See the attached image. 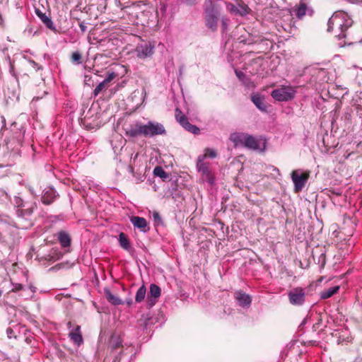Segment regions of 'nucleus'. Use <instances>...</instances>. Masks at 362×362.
Here are the masks:
<instances>
[{"label": "nucleus", "instance_id": "obj_41", "mask_svg": "<svg viewBox=\"0 0 362 362\" xmlns=\"http://www.w3.org/2000/svg\"><path fill=\"white\" fill-rule=\"evenodd\" d=\"M11 331H12V330H11V329H7V332H8V334H11Z\"/></svg>", "mask_w": 362, "mask_h": 362}, {"label": "nucleus", "instance_id": "obj_30", "mask_svg": "<svg viewBox=\"0 0 362 362\" xmlns=\"http://www.w3.org/2000/svg\"><path fill=\"white\" fill-rule=\"evenodd\" d=\"M22 206L24 208L23 211L25 215H30L33 214L34 209L36 208V203L34 202L30 206H28L26 204H23Z\"/></svg>", "mask_w": 362, "mask_h": 362}, {"label": "nucleus", "instance_id": "obj_39", "mask_svg": "<svg viewBox=\"0 0 362 362\" xmlns=\"http://www.w3.org/2000/svg\"><path fill=\"white\" fill-rule=\"evenodd\" d=\"M5 122H6V121H5L4 117H2V124L4 126H5Z\"/></svg>", "mask_w": 362, "mask_h": 362}, {"label": "nucleus", "instance_id": "obj_35", "mask_svg": "<svg viewBox=\"0 0 362 362\" xmlns=\"http://www.w3.org/2000/svg\"><path fill=\"white\" fill-rule=\"evenodd\" d=\"M79 27L82 33H85L86 31L87 27L83 22L79 23Z\"/></svg>", "mask_w": 362, "mask_h": 362}, {"label": "nucleus", "instance_id": "obj_1", "mask_svg": "<svg viewBox=\"0 0 362 362\" xmlns=\"http://www.w3.org/2000/svg\"><path fill=\"white\" fill-rule=\"evenodd\" d=\"M125 135L128 138H136L139 136L154 137L158 135H165L166 130L164 126L155 121H148L146 124L136 121L124 128Z\"/></svg>", "mask_w": 362, "mask_h": 362}, {"label": "nucleus", "instance_id": "obj_27", "mask_svg": "<svg viewBox=\"0 0 362 362\" xmlns=\"http://www.w3.org/2000/svg\"><path fill=\"white\" fill-rule=\"evenodd\" d=\"M154 175L163 179H166L168 176L166 172L160 166H156L153 170Z\"/></svg>", "mask_w": 362, "mask_h": 362}, {"label": "nucleus", "instance_id": "obj_6", "mask_svg": "<svg viewBox=\"0 0 362 362\" xmlns=\"http://www.w3.org/2000/svg\"><path fill=\"white\" fill-rule=\"evenodd\" d=\"M289 303L296 306H300L305 302V291L302 287H296L288 292Z\"/></svg>", "mask_w": 362, "mask_h": 362}, {"label": "nucleus", "instance_id": "obj_42", "mask_svg": "<svg viewBox=\"0 0 362 362\" xmlns=\"http://www.w3.org/2000/svg\"><path fill=\"white\" fill-rule=\"evenodd\" d=\"M223 25L225 27L226 26V23L225 22L223 21Z\"/></svg>", "mask_w": 362, "mask_h": 362}, {"label": "nucleus", "instance_id": "obj_13", "mask_svg": "<svg viewBox=\"0 0 362 362\" xmlns=\"http://www.w3.org/2000/svg\"><path fill=\"white\" fill-rule=\"evenodd\" d=\"M130 221L135 228L140 229L142 232H146L149 230V228L147 227V221L143 217L132 216L130 218Z\"/></svg>", "mask_w": 362, "mask_h": 362}, {"label": "nucleus", "instance_id": "obj_22", "mask_svg": "<svg viewBox=\"0 0 362 362\" xmlns=\"http://www.w3.org/2000/svg\"><path fill=\"white\" fill-rule=\"evenodd\" d=\"M146 294V288L143 284L136 291V296H135V301L136 303H141L142 302Z\"/></svg>", "mask_w": 362, "mask_h": 362}, {"label": "nucleus", "instance_id": "obj_18", "mask_svg": "<svg viewBox=\"0 0 362 362\" xmlns=\"http://www.w3.org/2000/svg\"><path fill=\"white\" fill-rule=\"evenodd\" d=\"M104 293L106 299L111 304L114 305L123 304V301L119 298L112 294L110 289L107 288H104Z\"/></svg>", "mask_w": 362, "mask_h": 362}, {"label": "nucleus", "instance_id": "obj_32", "mask_svg": "<svg viewBox=\"0 0 362 362\" xmlns=\"http://www.w3.org/2000/svg\"><path fill=\"white\" fill-rule=\"evenodd\" d=\"M153 217L154 219V221L156 223L157 225H160L162 223V218L157 211H154L153 214Z\"/></svg>", "mask_w": 362, "mask_h": 362}, {"label": "nucleus", "instance_id": "obj_38", "mask_svg": "<svg viewBox=\"0 0 362 362\" xmlns=\"http://www.w3.org/2000/svg\"><path fill=\"white\" fill-rule=\"evenodd\" d=\"M133 303V300L132 299H129V300H127V304L130 306L132 305V304Z\"/></svg>", "mask_w": 362, "mask_h": 362}, {"label": "nucleus", "instance_id": "obj_34", "mask_svg": "<svg viewBox=\"0 0 362 362\" xmlns=\"http://www.w3.org/2000/svg\"><path fill=\"white\" fill-rule=\"evenodd\" d=\"M235 72L237 77L243 82H245V81L247 78L246 75L241 71L235 70Z\"/></svg>", "mask_w": 362, "mask_h": 362}, {"label": "nucleus", "instance_id": "obj_29", "mask_svg": "<svg viewBox=\"0 0 362 362\" xmlns=\"http://www.w3.org/2000/svg\"><path fill=\"white\" fill-rule=\"evenodd\" d=\"M81 59H82L81 54L78 51L73 52L71 54V62L74 64H81Z\"/></svg>", "mask_w": 362, "mask_h": 362}, {"label": "nucleus", "instance_id": "obj_2", "mask_svg": "<svg viewBox=\"0 0 362 362\" xmlns=\"http://www.w3.org/2000/svg\"><path fill=\"white\" fill-rule=\"evenodd\" d=\"M230 140L235 146H243L254 151H264L266 148V141L247 133H233L230 135Z\"/></svg>", "mask_w": 362, "mask_h": 362}, {"label": "nucleus", "instance_id": "obj_7", "mask_svg": "<svg viewBox=\"0 0 362 362\" xmlns=\"http://www.w3.org/2000/svg\"><path fill=\"white\" fill-rule=\"evenodd\" d=\"M197 168L203 179L208 182L210 185H213L214 183L215 178L213 173L209 170V164L204 162L203 157L197 158Z\"/></svg>", "mask_w": 362, "mask_h": 362}, {"label": "nucleus", "instance_id": "obj_14", "mask_svg": "<svg viewBox=\"0 0 362 362\" xmlns=\"http://www.w3.org/2000/svg\"><path fill=\"white\" fill-rule=\"evenodd\" d=\"M56 197L57 196L55 190L53 188L50 187L47 189L44 192L41 197V201L43 204L49 205L51 204L54 201Z\"/></svg>", "mask_w": 362, "mask_h": 362}, {"label": "nucleus", "instance_id": "obj_19", "mask_svg": "<svg viewBox=\"0 0 362 362\" xmlns=\"http://www.w3.org/2000/svg\"><path fill=\"white\" fill-rule=\"evenodd\" d=\"M339 290V286H335L331 288H329L326 290L322 291L320 293V298L322 299H327L330 297H332L333 295L337 293Z\"/></svg>", "mask_w": 362, "mask_h": 362}, {"label": "nucleus", "instance_id": "obj_31", "mask_svg": "<svg viewBox=\"0 0 362 362\" xmlns=\"http://www.w3.org/2000/svg\"><path fill=\"white\" fill-rule=\"evenodd\" d=\"M117 76V74L115 72H108L107 76L103 80L108 86L110 83Z\"/></svg>", "mask_w": 362, "mask_h": 362}, {"label": "nucleus", "instance_id": "obj_26", "mask_svg": "<svg viewBox=\"0 0 362 362\" xmlns=\"http://www.w3.org/2000/svg\"><path fill=\"white\" fill-rule=\"evenodd\" d=\"M204 153L203 155H200L198 156V157H203L204 160L206 158H214L217 156L216 151L213 148H206L204 149Z\"/></svg>", "mask_w": 362, "mask_h": 362}, {"label": "nucleus", "instance_id": "obj_43", "mask_svg": "<svg viewBox=\"0 0 362 362\" xmlns=\"http://www.w3.org/2000/svg\"><path fill=\"white\" fill-rule=\"evenodd\" d=\"M2 136V134L0 132V136Z\"/></svg>", "mask_w": 362, "mask_h": 362}, {"label": "nucleus", "instance_id": "obj_36", "mask_svg": "<svg viewBox=\"0 0 362 362\" xmlns=\"http://www.w3.org/2000/svg\"><path fill=\"white\" fill-rule=\"evenodd\" d=\"M188 5H194L198 0H183Z\"/></svg>", "mask_w": 362, "mask_h": 362}, {"label": "nucleus", "instance_id": "obj_9", "mask_svg": "<svg viewBox=\"0 0 362 362\" xmlns=\"http://www.w3.org/2000/svg\"><path fill=\"white\" fill-rule=\"evenodd\" d=\"M137 57L145 59L153 55L154 52V45L151 42H144L136 46L135 49Z\"/></svg>", "mask_w": 362, "mask_h": 362}, {"label": "nucleus", "instance_id": "obj_28", "mask_svg": "<svg viewBox=\"0 0 362 362\" xmlns=\"http://www.w3.org/2000/svg\"><path fill=\"white\" fill-rule=\"evenodd\" d=\"M109 86L105 83L103 81L100 82L94 89L93 94L95 96L98 95L100 92L104 90H106Z\"/></svg>", "mask_w": 362, "mask_h": 362}, {"label": "nucleus", "instance_id": "obj_12", "mask_svg": "<svg viewBox=\"0 0 362 362\" xmlns=\"http://www.w3.org/2000/svg\"><path fill=\"white\" fill-rule=\"evenodd\" d=\"M234 296L240 306L245 308L250 305L252 299L250 295L242 291H238L235 293Z\"/></svg>", "mask_w": 362, "mask_h": 362}, {"label": "nucleus", "instance_id": "obj_4", "mask_svg": "<svg viewBox=\"0 0 362 362\" xmlns=\"http://www.w3.org/2000/svg\"><path fill=\"white\" fill-rule=\"evenodd\" d=\"M344 15L341 13H334L329 19L327 23V31L334 32L339 37H344L346 35L343 33L348 28L344 23Z\"/></svg>", "mask_w": 362, "mask_h": 362}, {"label": "nucleus", "instance_id": "obj_20", "mask_svg": "<svg viewBox=\"0 0 362 362\" xmlns=\"http://www.w3.org/2000/svg\"><path fill=\"white\" fill-rule=\"evenodd\" d=\"M119 243L121 247L127 251L131 249V245L127 236L124 233H120L119 235Z\"/></svg>", "mask_w": 362, "mask_h": 362}, {"label": "nucleus", "instance_id": "obj_15", "mask_svg": "<svg viewBox=\"0 0 362 362\" xmlns=\"http://www.w3.org/2000/svg\"><path fill=\"white\" fill-rule=\"evenodd\" d=\"M35 13L36 15L40 18V19L49 29L52 30H56L52 21L45 13L42 12L40 9H35Z\"/></svg>", "mask_w": 362, "mask_h": 362}, {"label": "nucleus", "instance_id": "obj_37", "mask_svg": "<svg viewBox=\"0 0 362 362\" xmlns=\"http://www.w3.org/2000/svg\"><path fill=\"white\" fill-rule=\"evenodd\" d=\"M29 288L30 289V291H32L33 293H35L36 287H35L34 286L30 285L29 286Z\"/></svg>", "mask_w": 362, "mask_h": 362}, {"label": "nucleus", "instance_id": "obj_8", "mask_svg": "<svg viewBox=\"0 0 362 362\" xmlns=\"http://www.w3.org/2000/svg\"><path fill=\"white\" fill-rule=\"evenodd\" d=\"M66 325L70 329L68 334L70 340L75 345L78 346H81L83 343L81 327L77 325L73 326L71 322H68Z\"/></svg>", "mask_w": 362, "mask_h": 362}, {"label": "nucleus", "instance_id": "obj_10", "mask_svg": "<svg viewBox=\"0 0 362 362\" xmlns=\"http://www.w3.org/2000/svg\"><path fill=\"white\" fill-rule=\"evenodd\" d=\"M271 95L278 101H288L293 98L295 92L291 89L279 88L272 90Z\"/></svg>", "mask_w": 362, "mask_h": 362}, {"label": "nucleus", "instance_id": "obj_23", "mask_svg": "<svg viewBox=\"0 0 362 362\" xmlns=\"http://www.w3.org/2000/svg\"><path fill=\"white\" fill-rule=\"evenodd\" d=\"M175 119L181 126H183V124L188 121L187 117L178 108L175 109Z\"/></svg>", "mask_w": 362, "mask_h": 362}, {"label": "nucleus", "instance_id": "obj_3", "mask_svg": "<svg viewBox=\"0 0 362 362\" xmlns=\"http://www.w3.org/2000/svg\"><path fill=\"white\" fill-rule=\"evenodd\" d=\"M218 16V11L213 0H206L204 8L205 22L206 25L212 31L217 29Z\"/></svg>", "mask_w": 362, "mask_h": 362}, {"label": "nucleus", "instance_id": "obj_16", "mask_svg": "<svg viewBox=\"0 0 362 362\" xmlns=\"http://www.w3.org/2000/svg\"><path fill=\"white\" fill-rule=\"evenodd\" d=\"M58 240L62 247H69L71 243L69 234L64 230H60L58 233Z\"/></svg>", "mask_w": 362, "mask_h": 362}, {"label": "nucleus", "instance_id": "obj_17", "mask_svg": "<svg viewBox=\"0 0 362 362\" xmlns=\"http://www.w3.org/2000/svg\"><path fill=\"white\" fill-rule=\"evenodd\" d=\"M251 100L256 107L261 111L267 110V105L264 104V98L259 93L252 94Z\"/></svg>", "mask_w": 362, "mask_h": 362}, {"label": "nucleus", "instance_id": "obj_25", "mask_svg": "<svg viewBox=\"0 0 362 362\" xmlns=\"http://www.w3.org/2000/svg\"><path fill=\"white\" fill-rule=\"evenodd\" d=\"M111 346L113 349H117L122 346V339L119 336L113 335L111 337Z\"/></svg>", "mask_w": 362, "mask_h": 362}, {"label": "nucleus", "instance_id": "obj_5", "mask_svg": "<svg viewBox=\"0 0 362 362\" xmlns=\"http://www.w3.org/2000/svg\"><path fill=\"white\" fill-rule=\"evenodd\" d=\"M310 172L297 169L292 171L291 174V180L294 185V192L298 193L305 187L309 177Z\"/></svg>", "mask_w": 362, "mask_h": 362}, {"label": "nucleus", "instance_id": "obj_33", "mask_svg": "<svg viewBox=\"0 0 362 362\" xmlns=\"http://www.w3.org/2000/svg\"><path fill=\"white\" fill-rule=\"evenodd\" d=\"M13 288L11 289V292H17L23 288V286L21 284L18 283H12Z\"/></svg>", "mask_w": 362, "mask_h": 362}, {"label": "nucleus", "instance_id": "obj_11", "mask_svg": "<svg viewBox=\"0 0 362 362\" xmlns=\"http://www.w3.org/2000/svg\"><path fill=\"white\" fill-rule=\"evenodd\" d=\"M160 294L161 290L160 287L155 284H151L146 299V303L149 308H152L157 303Z\"/></svg>", "mask_w": 362, "mask_h": 362}, {"label": "nucleus", "instance_id": "obj_24", "mask_svg": "<svg viewBox=\"0 0 362 362\" xmlns=\"http://www.w3.org/2000/svg\"><path fill=\"white\" fill-rule=\"evenodd\" d=\"M182 127L189 132H191L194 134H198L200 132L199 128L194 124H190L189 121L185 122Z\"/></svg>", "mask_w": 362, "mask_h": 362}, {"label": "nucleus", "instance_id": "obj_21", "mask_svg": "<svg viewBox=\"0 0 362 362\" xmlns=\"http://www.w3.org/2000/svg\"><path fill=\"white\" fill-rule=\"evenodd\" d=\"M306 11L307 6L303 3H300L299 5L296 6L293 9L295 15L299 19H301L305 15Z\"/></svg>", "mask_w": 362, "mask_h": 362}, {"label": "nucleus", "instance_id": "obj_40", "mask_svg": "<svg viewBox=\"0 0 362 362\" xmlns=\"http://www.w3.org/2000/svg\"><path fill=\"white\" fill-rule=\"evenodd\" d=\"M11 331H12V330H11V329H7V332H8V334H11Z\"/></svg>", "mask_w": 362, "mask_h": 362}]
</instances>
